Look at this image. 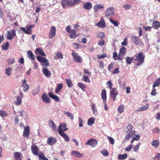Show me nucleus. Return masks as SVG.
Here are the masks:
<instances>
[{"label":"nucleus","instance_id":"de8ad7c7","mask_svg":"<svg viewBox=\"0 0 160 160\" xmlns=\"http://www.w3.org/2000/svg\"><path fill=\"white\" fill-rule=\"evenodd\" d=\"M123 7L124 8L125 11H127L129 10L132 7V6L128 4H126L124 5Z\"/></svg>","mask_w":160,"mask_h":160},{"label":"nucleus","instance_id":"c03bdc74","mask_svg":"<svg viewBox=\"0 0 160 160\" xmlns=\"http://www.w3.org/2000/svg\"><path fill=\"white\" fill-rule=\"evenodd\" d=\"M66 82L67 86L69 88H71L72 87V83L71 79H66Z\"/></svg>","mask_w":160,"mask_h":160},{"label":"nucleus","instance_id":"052dcab7","mask_svg":"<svg viewBox=\"0 0 160 160\" xmlns=\"http://www.w3.org/2000/svg\"><path fill=\"white\" fill-rule=\"evenodd\" d=\"M107 86L110 89H112V84L111 81H108L106 83Z\"/></svg>","mask_w":160,"mask_h":160},{"label":"nucleus","instance_id":"4468645a","mask_svg":"<svg viewBox=\"0 0 160 160\" xmlns=\"http://www.w3.org/2000/svg\"><path fill=\"white\" fill-rule=\"evenodd\" d=\"M42 98L43 102L47 103H49L51 102L47 94L44 93L42 96Z\"/></svg>","mask_w":160,"mask_h":160},{"label":"nucleus","instance_id":"ea45409f","mask_svg":"<svg viewBox=\"0 0 160 160\" xmlns=\"http://www.w3.org/2000/svg\"><path fill=\"white\" fill-rule=\"evenodd\" d=\"M127 154L126 153H124L123 155L119 154L118 158L120 160L124 159L127 157Z\"/></svg>","mask_w":160,"mask_h":160},{"label":"nucleus","instance_id":"6e6d98bb","mask_svg":"<svg viewBox=\"0 0 160 160\" xmlns=\"http://www.w3.org/2000/svg\"><path fill=\"white\" fill-rule=\"evenodd\" d=\"M140 145V143H139L133 148V151L135 152H137Z\"/></svg>","mask_w":160,"mask_h":160},{"label":"nucleus","instance_id":"6ab92c4d","mask_svg":"<svg viewBox=\"0 0 160 160\" xmlns=\"http://www.w3.org/2000/svg\"><path fill=\"white\" fill-rule=\"evenodd\" d=\"M83 8L89 10L92 7V3L90 2H87L83 5Z\"/></svg>","mask_w":160,"mask_h":160},{"label":"nucleus","instance_id":"7c9ffc66","mask_svg":"<svg viewBox=\"0 0 160 160\" xmlns=\"http://www.w3.org/2000/svg\"><path fill=\"white\" fill-rule=\"evenodd\" d=\"M104 7V6L102 5L97 4L94 6V9L95 12H97L98 9L102 8Z\"/></svg>","mask_w":160,"mask_h":160},{"label":"nucleus","instance_id":"37998d69","mask_svg":"<svg viewBox=\"0 0 160 160\" xmlns=\"http://www.w3.org/2000/svg\"><path fill=\"white\" fill-rule=\"evenodd\" d=\"M64 114L66 115L68 117H71L72 120H73L74 118V116L73 115L69 112H65Z\"/></svg>","mask_w":160,"mask_h":160},{"label":"nucleus","instance_id":"680f3d73","mask_svg":"<svg viewBox=\"0 0 160 160\" xmlns=\"http://www.w3.org/2000/svg\"><path fill=\"white\" fill-rule=\"evenodd\" d=\"M45 156L44 154L42 152H41L40 154L39 155V160H41L42 159L43 160Z\"/></svg>","mask_w":160,"mask_h":160},{"label":"nucleus","instance_id":"2eb2a0df","mask_svg":"<svg viewBox=\"0 0 160 160\" xmlns=\"http://www.w3.org/2000/svg\"><path fill=\"white\" fill-rule=\"evenodd\" d=\"M30 129L29 127L27 126L24 128L23 136L25 137H28L30 135Z\"/></svg>","mask_w":160,"mask_h":160},{"label":"nucleus","instance_id":"1a4fd4ad","mask_svg":"<svg viewBox=\"0 0 160 160\" xmlns=\"http://www.w3.org/2000/svg\"><path fill=\"white\" fill-rule=\"evenodd\" d=\"M97 140L95 139H91L87 141V142L86 143V145H90L92 147H94L97 145Z\"/></svg>","mask_w":160,"mask_h":160},{"label":"nucleus","instance_id":"603ef678","mask_svg":"<svg viewBox=\"0 0 160 160\" xmlns=\"http://www.w3.org/2000/svg\"><path fill=\"white\" fill-rule=\"evenodd\" d=\"M55 58H58L59 59H61L63 58V55L61 52H57L56 54Z\"/></svg>","mask_w":160,"mask_h":160},{"label":"nucleus","instance_id":"4be33fe9","mask_svg":"<svg viewBox=\"0 0 160 160\" xmlns=\"http://www.w3.org/2000/svg\"><path fill=\"white\" fill-rule=\"evenodd\" d=\"M42 72L43 74L47 77H49L51 75V72L47 68H43Z\"/></svg>","mask_w":160,"mask_h":160},{"label":"nucleus","instance_id":"0e129e2a","mask_svg":"<svg viewBox=\"0 0 160 160\" xmlns=\"http://www.w3.org/2000/svg\"><path fill=\"white\" fill-rule=\"evenodd\" d=\"M104 40L103 39H101L99 41L98 44L99 46H102V45H104Z\"/></svg>","mask_w":160,"mask_h":160},{"label":"nucleus","instance_id":"412c9836","mask_svg":"<svg viewBox=\"0 0 160 160\" xmlns=\"http://www.w3.org/2000/svg\"><path fill=\"white\" fill-rule=\"evenodd\" d=\"M49 96L53 99L55 101L58 102L60 101V99L59 97L53 94L52 93L50 92L49 93Z\"/></svg>","mask_w":160,"mask_h":160},{"label":"nucleus","instance_id":"49530a36","mask_svg":"<svg viewBox=\"0 0 160 160\" xmlns=\"http://www.w3.org/2000/svg\"><path fill=\"white\" fill-rule=\"evenodd\" d=\"M152 160H160V153H156L154 157L152 158Z\"/></svg>","mask_w":160,"mask_h":160},{"label":"nucleus","instance_id":"338daca9","mask_svg":"<svg viewBox=\"0 0 160 160\" xmlns=\"http://www.w3.org/2000/svg\"><path fill=\"white\" fill-rule=\"evenodd\" d=\"M8 62L9 64H12L15 62V58H11L9 59L8 60Z\"/></svg>","mask_w":160,"mask_h":160},{"label":"nucleus","instance_id":"a878e982","mask_svg":"<svg viewBox=\"0 0 160 160\" xmlns=\"http://www.w3.org/2000/svg\"><path fill=\"white\" fill-rule=\"evenodd\" d=\"M63 87V84L62 83H59L57 87H56L55 92L57 93H58L61 90Z\"/></svg>","mask_w":160,"mask_h":160},{"label":"nucleus","instance_id":"9d476101","mask_svg":"<svg viewBox=\"0 0 160 160\" xmlns=\"http://www.w3.org/2000/svg\"><path fill=\"white\" fill-rule=\"evenodd\" d=\"M31 149L33 154L35 155H38L39 154V149L36 145H32L31 147Z\"/></svg>","mask_w":160,"mask_h":160},{"label":"nucleus","instance_id":"20e7f679","mask_svg":"<svg viewBox=\"0 0 160 160\" xmlns=\"http://www.w3.org/2000/svg\"><path fill=\"white\" fill-rule=\"evenodd\" d=\"M131 39L132 42L134 43L135 45L141 47L143 46L144 43L140 38L134 35H132L131 37Z\"/></svg>","mask_w":160,"mask_h":160},{"label":"nucleus","instance_id":"58836bf2","mask_svg":"<svg viewBox=\"0 0 160 160\" xmlns=\"http://www.w3.org/2000/svg\"><path fill=\"white\" fill-rule=\"evenodd\" d=\"M126 62L128 65H129L131 63L132 61L134 60L133 57L129 58V57H127L126 58Z\"/></svg>","mask_w":160,"mask_h":160},{"label":"nucleus","instance_id":"7ed1b4c3","mask_svg":"<svg viewBox=\"0 0 160 160\" xmlns=\"http://www.w3.org/2000/svg\"><path fill=\"white\" fill-rule=\"evenodd\" d=\"M36 58L43 67H46L49 66V61L46 58L38 56H37Z\"/></svg>","mask_w":160,"mask_h":160},{"label":"nucleus","instance_id":"c85d7f7f","mask_svg":"<svg viewBox=\"0 0 160 160\" xmlns=\"http://www.w3.org/2000/svg\"><path fill=\"white\" fill-rule=\"evenodd\" d=\"M61 132H59V135L61 136L64 139L65 141L68 142L69 141V138L68 136L65 133H61Z\"/></svg>","mask_w":160,"mask_h":160},{"label":"nucleus","instance_id":"72a5a7b5","mask_svg":"<svg viewBox=\"0 0 160 160\" xmlns=\"http://www.w3.org/2000/svg\"><path fill=\"white\" fill-rule=\"evenodd\" d=\"M71 155H74L76 157H81L82 156V154L78 152L75 151H73Z\"/></svg>","mask_w":160,"mask_h":160},{"label":"nucleus","instance_id":"473e14b6","mask_svg":"<svg viewBox=\"0 0 160 160\" xmlns=\"http://www.w3.org/2000/svg\"><path fill=\"white\" fill-rule=\"evenodd\" d=\"M160 84V78L157 79L153 84L152 87L154 88L158 86Z\"/></svg>","mask_w":160,"mask_h":160},{"label":"nucleus","instance_id":"9b49d317","mask_svg":"<svg viewBox=\"0 0 160 160\" xmlns=\"http://www.w3.org/2000/svg\"><path fill=\"white\" fill-rule=\"evenodd\" d=\"M118 94V92L116 88H114L112 89L110 92V95L111 98H113V101L115 100L116 96Z\"/></svg>","mask_w":160,"mask_h":160},{"label":"nucleus","instance_id":"864d4df0","mask_svg":"<svg viewBox=\"0 0 160 160\" xmlns=\"http://www.w3.org/2000/svg\"><path fill=\"white\" fill-rule=\"evenodd\" d=\"M124 106L123 105H120L118 108V110L120 113H121L123 111Z\"/></svg>","mask_w":160,"mask_h":160},{"label":"nucleus","instance_id":"423d86ee","mask_svg":"<svg viewBox=\"0 0 160 160\" xmlns=\"http://www.w3.org/2000/svg\"><path fill=\"white\" fill-rule=\"evenodd\" d=\"M16 36L15 30L14 29H12L10 31H8L7 34L5 36L8 39L11 40Z\"/></svg>","mask_w":160,"mask_h":160},{"label":"nucleus","instance_id":"bf43d9fd","mask_svg":"<svg viewBox=\"0 0 160 160\" xmlns=\"http://www.w3.org/2000/svg\"><path fill=\"white\" fill-rule=\"evenodd\" d=\"M73 26L74 29H75L76 30L78 31L79 30V29H80V26L79 25V23H77L73 25Z\"/></svg>","mask_w":160,"mask_h":160},{"label":"nucleus","instance_id":"c9c22d12","mask_svg":"<svg viewBox=\"0 0 160 160\" xmlns=\"http://www.w3.org/2000/svg\"><path fill=\"white\" fill-rule=\"evenodd\" d=\"M95 118H89L88 121V124L89 126H91L93 124L95 121Z\"/></svg>","mask_w":160,"mask_h":160},{"label":"nucleus","instance_id":"b1692460","mask_svg":"<svg viewBox=\"0 0 160 160\" xmlns=\"http://www.w3.org/2000/svg\"><path fill=\"white\" fill-rule=\"evenodd\" d=\"M28 57V58L32 60H34L35 59V57L34 54L32 53V52L30 50H28L27 52Z\"/></svg>","mask_w":160,"mask_h":160},{"label":"nucleus","instance_id":"e433bc0d","mask_svg":"<svg viewBox=\"0 0 160 160\" xmlns=\"http://www.w3.org/2000/svg\"><path fill=\"white\" fill-rule=\"evenodd\" d=\"M40 88L38 87L32 90V94L34 95H37L39 92Z\"/></svg>","mask_w":160,"mask_h":160},{"label":"nucleus","instance_id":"bb28decb","mask_svg":"<svg viewBox=\"0 0 160 160\" xmlns=\"http://www.w3.org/2000/svg\"><path fill=\"white\" fill-rule=\"evenodd\" d=\"M21 156L20 153L18 152H16L14 153V157L16 160H22Z\"/></svg>","mask_w":160,"mask_h":160},{"label":"nucleus","instance_id":"cd10ccee","mask_svg":"<svg viewBox=\"0 0 160 160\" xmlns=\"http://www.w3.org/2000/svg\"><path fill=\"white\" fill-rule=\"evenodd\" d=\"M160 27V23L158 21H154L152 23V27L155 29H158Z\"/></svg>","mask_w":160,"mask_h":160},{"label":"nucleus","instance_id":"aec40b11","mask_svg":"<svg viewBox=\"0 0 160 160\" xmlns=\"http://www.w3.org/2000/svg\"><path fill=\"white\" fill-rule=\"evenodd\" d=\"M102 99L104 103H105L107 100L106 91L105 89H103L101 92Z\"/></svg>","mask_w":160,"mask_h":160},{"label":"nucleus","instance_id":"6e6552de","mask_svg":"<svg viewBox=\"0 0 160 160\" xmlns=\"http://www.w3.org/2000/svg\"><path fill=\"white\" fill-rule=\"evenodd\" d=\"M56 28L55 26H52L49 34V38L51 39L56 35Z\"/></svg>","mask_w":160,"mask_h":160},{"label":"nucleus","instance_id":"5fc2aeb1","mask_svg":"<svg viewBox=\"0 0 160 160\" xmlns=\"http://www.w3.org/2000/svg\"><path fill=\"white\" fill-rule=\"evenodd\" d=\"M97 37L100 38L102 39L104 37H105V34L103 32H100L98 34Z\"/></svg>","mask_w":160,"mask_h":160},{"label":"nucleus","instance_id":"ddd939ff","mask_svg":"<svg viewBox=\"0 0 160 160\" xmlns=\"http://www.w3.org/2000/svg\"><path fill=\"white\" fill-rule=\"evenodd\" d=\"M57 140L56 138L51 136L48 138L47 140V143L50 145H53L56 143Z\"/></svg>","mask_w":160,"mask_h":160},{"label":"nucleus","instance_id":"4d7b16f0","mask_svg":"<svg viewBox=\"0 0 160 160\" xmlns=\"http://www.w3.org/2000/svg\"><path fill=\"white\" fill-rule=\"evenodd\" d=\"M107 138L108 139L109 143L113 145L114 144V139L109 136H108Z\"/></svg>","mask_w":160,"mask_h":160},{"label":"nucleus","instance_id":"f704fd0d","mask_svg":"<svg viewBox=\"0 0 160 160\" xmlns=\"http://www.w3.org/2000/svg\"><path fill=\"white\" fill-rule=\"evenodd\" d=\"M70 33V34L68 36L70 38H73L76 37V32L75 30L73 29L72 30L71 32Z\"/></svg>","mask_w":160,"mask_h":160},{"label":"nucleus","instance_id":"a18cd8bd","mask_svg":"<svg viewBox=\"0 0 160 160\" xmlns=\"http://www.w3.org/2000/svg\"><path fill=\"white\" fill-rule=\"evenodd\" d=\"M0 116L2 117H4L8 116V113L5 111L2 110L0 111Z\"/></svg>","mask_w":160,"mask_h":160},{"label":"nucleus","instance_id":"f8f14e48","mask_svg":"<svg viewBox=\"0 0 160 160\" xmlns=\"http://www.w3.org/2000/svg\"><path fill=\"white\" fill-rule=\"evenodd\" d=\"M67 125L65 123L63 124H60L59 126L58 133L59 134V132H61V133H63V132L68 130V128L66 127Z\"/></svg>","mask_w":160,"mask_h":160},{"label":"nucleus","instance_id":"a19ab883","mask_svg":"<svg viewBox=\"0 0 160 160\" xmlns=\"http://www.w3.org/2000/svg\"><path fill=\"white\" fill-rule=\"evenodd\" d=\"M20 30L22 33L24 32L25 33L27 34H31L32 33L31 31L27 30L25 27H21L20 28Z\"/></svg>","mask_w":160,"mask_h":160},{"label":"nucleus","instance_id":"5701e85b","mask_svg":"<svg viewBox=\"0 0 160 160\" xmlns=\"http://www.w3.org/2000/svg\"><path fill=\"white\" fill-rule=\"evenodd\" d=\"M149 106V104L147 103L146 105H143L141 108H139L136 110V111L141 112L145 111L148 109Z\"/></svg>","mask_w":160,"mask_h":160},{"label":"nucleus","instance_id":"13d9d810","mask_svg":"<svg viewBox=\"0 0 160 160\" xmlns=\"http://www.w3.org/2000/svg\"><path fill=\"white\" fill-rule=\"evenodd\" d=\"M133 144H130V145H129L128 146V147H127L125 148V150L128 152H129L131 150L132 148L133 147Z\"/></svg>","mask_w":160,"mask_h":160},{"label":"nucleus","instance_id":"f03ea898","mask_svg":"<svg viewBox=\"0 0 160 160\" xmlns=\"http://www.w3.org/2000/svg\"><path fill=\"white\" fill-rule=\"evenodd\" d=\"M136 58L134 59V61H138L136 64V66H140L144 62L145 57L142 52H139L137 55H136Z\"/></svg>","mask_w":160,"mask_h":160},{"label":"nucleus","instance_id":"8fccbe9b","mask_svg":"<svg viewBox=\"0 0 160 160\" xmlns=\"http://www.w3.org/2000/svg\"><path fill=\"white\" fill-rule=\"evenodd\" d=\"M78 86L80 88H81L83 91H84L85 89L86 88L85 85L81 82H79L78 84Z\"/></svg>","mask_w":160,"mask_h":160},{"label":"nucleus","instance_id":"39448f33","mask_svg":"<svg viewBox=\"0 0 160 160\" xmlns=\"http://www.w3.org/2000/svg\"><path fill=\"white\" fill-rule=\"evenodd\" d=\"M72 55L73 56V61L76 62L81 63L82 61V58L79 55L78 53L72 52Z\"/></svg>","mask_w":160,"mask_h":160},{"label":"nucleus","instance_id":"09e8293b","mask_svg":"<svg viewBox=\"0 0 160 160\" xmlns=\"http://www.w3.org/2000/svg\"><path fill=\"white\" fill-rule=\"evenodd\" d=\"M22 98L20 96H17V101L16 102V104L17 105H21L22 102Z\"/></svg>","mask_w":160,"mask_h":160},{"label":"nucleus","instance_id":"dca6fc26","mask_svg":"<svg viewBox=\"0 0 160 160\" xmlns=\"http://www.w3.org/2000/svg\"><path fill=\"white\" fill-rule=\"evenodd\" d=\"M96 25L99 28H105L106 27V24L104 19L101 18L100 21L97 23Z\"/></svg>","mask_w":160,"mask_h":160},{"label":"nucleus","instance_id":"a211bd4d","mask_svg":"<svg viewBox=\"0 0 160 160\" xmlns=\"http://www.w3.org/2000/svg\"><path fill=\"white\" fill-rule=\"evenodd\" d=\"M48 124L52 128L53 130L55 132H57L58 131V129L57 128V126L54 122L51 120H49L48 121Z\"/></svg>","mask_w":160,"mask_h":160},{"label":"nucleus","instance_id":"e2e57ef3","mask_svg":"<svg viewBox=\"0 0 160 160\" xmlns=\"http://www.w3.org/2000/svg\"><path fill=\"white\" fill-rule=\"evenodd\" d=\"M102 154L105 156H108V151L106 150H103L101 152Z\"/></svg>","mask_w":160,"mask_h":160},{"label":"nucleus","instance_id":"69168bd1","mask_svg":"<svg viewBox=\"0 0 160 160\" xmlns=\"http://www.w3.org/2000/svg\"><path fill=\"white\" fill-rule=\"evenodd\" d=\"M78 122L79 123V126L80 127L82 126L83 120L80 118H78Z\"/></svg>","mask_w":160,"mask_h":160},{"label":"nucleus","instance_id":"0eeeda50","mask_svg":"<svg viewBox=\"0 0 160 160\" xmlns=\"http://www.w3.org/2000/svg\"><path fill=\"white\" fill-rule=\"evenodd\" d=\"M114 8L113 7L108 8L106 10L105 17H110L114 15Z\"/></svg>","mask_w":160,"mask_h":160},{"label":"nucleus","instance_id":"393cba45","mask_svg":"<svg viewBox=\"0 0 160 160\" xmlns=\"http://www.w3.org/2000/svg\"><path fill=\"white\" fill-rule=\"evenodd\" d=\"M35 53L37 54V53H38L39 54L42 56L44 57L46 56V55L42 49L40 48H37L35 50Z\"/></svg>","mask_w":160,"mask_h":160},{"label":"nucleus","instance_id":"f3484780","mask_svg":"<svg viewBox=\"0 0 160 160\" xmlns=\"http://www.w3.org/2000/svg\"><path fill=\"white\" fill-rule=\"evenodd\" d=\"M22 87L23 88V91L26 92L29 89V86L27 83L26 80L24 79L22 81Z\"/></svg>","mask_w":160,"mask_h":160},{"label":"nucleus","instance_id":"3c124183","mask_svg":"<svg viewBox=\"0 0 160 160\" xmlns=\"http://www.w3.org/2000/svg\"><path fill=\"white\" fill-rule=\"evenodd\" d=\"M92 108L93 113L94 114H96L97 112V109L95 107V104L94 103H92Z\"/></svg>","mask_w":160,"mask_h":160},{"label":"nucleus","instance_id":"79ce46f5","mask_svg":"<svg viewBox=\"0 0 160 160\" xmlns=\"http://www.w3.org/2000/svg\"><path fill=\"white\" fill-rule=\"evenodd\" d=\"M12 69L11 68H8L5 69L6 74L8 76H10L12 72Z\"/></svg>","mask_w":160,"mask_h":160},{"label":"nucleus","instance_id":"4c0bfd02","mask_svg":"<svg viewBox=\"0 0 160 160\" xmlns=\"http://www.w3.org/2000/svg\"><path fill=\"white\" fill-rule=\"evenodd\" d=\"M9 44L8 42H6V43H3L2 45V49L4 50H7L9 48Z\"/></svg>","mask_w":160,"mask_h":160},{"label":"nucleus","instance_id":"c756f323","mask_svg":"<svg viewBox=\"0 0 160 160\" xmlns=\"http://www.w3.org/2000/svg\"><path fill=\"white\" fill-rule=\"evenodd\" d=\"M151 144L155 148H157L159 144V142L157 140H153L151 142Z\"/></svg>","mask_w":160,"mask_h":160},{"label":"nucleus","instance_id":"2f4dec72","mask_svg":"<svg viewBox=\"0 0 160 160\" xmlns=\"http://www.w3.org/2000/svg\"><path fill=\"white\" fill-rule=\"evenodd\" d=\"M127 52L126 48L124 47H122V48H120L119 53L120 54L125 55Z\"/></svg>","mask_w":160,"mask_h":160},{"label":"nucleus","instance_id":"774afa93","mask_svg":"<svg viewBox=\"0 0 160 160\" xmlns=\"http://www.w3.org/2000/svg\"><path fill=\"white\" fill-rule=\"evenodd\" d=\"M152 131L154 133H159L160 132V130L158 128H157L153 129Z\"/></svg>","mask_w":160,"mask_h":160},{"label":"nucleus","instance_id":"f257e3e1","mask_svg":"<svg viewBox=\"0 0 160 160\" xmlns=\"http://www.w3.org/2000/svg\"><path fill=\"white\" fill-rule=\"evenodd\" d=\"M79 3L80 0H62L61 1V5L64 8H68V6L72 7Z\"/></svg>","mask_w":160,"mask_h":160}]
</instances>
